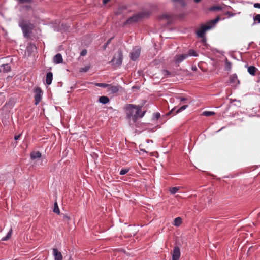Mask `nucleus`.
<instances>
[{"label": "nucleus", "instance_id": "nucleus-1", "mask_svg": "<svg viewBox=\"0 0 260 260\" xmlns=\"http://www.w3.org/2000/svg\"><path fill=\"white\" fill-rule=\"evenodd\" d=\"M142 106L140 105H135L133 104H127L125 106V110L126 117L131 121L133 123L136 122L138 118L143 117L146 111H142Z\"/></svg>", "mask_w": 260, "mask_h": 260}, {"label": "nucleus", "instance_id": "nucleus-2", "mask_svg": "<svg viewBox=\"0 0 260 260\" xmlns=\"http://www.w3.org/2000/svg\"><path fill=\"white\" fill-rule=\"evenodd\" d=\"M219 20L220 18L217 17L215 19L208 22L206 24L202 25L199 29L197 31V35L200 38H203L206 31L214 27Z\"/></svg>", "mask_w": 260, "mask_h": 260}, {"label": "nucleus", "instance_id": "nucleus-3", "mask_svg": "<svg viewBox=\"0 0 260 260\" xmlns=\"http://www.w3.org/2000/svg\"><path fill=\"white\" fill-rule=\"evenodd\" d=\"M18 25L21 27L24 36L28 38L33 28V25L23 19H20L19 21Z\"/></svg>", "mask_w": 260, "mask_h": 260}, {"label": "nucleus", "instance_id": "nucleus-4", "mask_svg": "<svg viewBox=\"0 0 260 260\" xmlns=\"http://www.w3.org/2000/svg\"><path fill=\"white\" fill-rule=\"evenodd\" d=\"M149 12H142L137 14L133 15L129 18L125 23L132 24L139 21L141 18L145 17L149 15Z\"/></svg>", "mask_w": 260, "mask_h": 260}, {"label": "nucleus", "instance_id": "nucleus-5", "mask_svg": "<svg viewBox=\"0 0 260 260\" xmlns=\"http://www.w3.org/2000/svg\"><path fill=\"white\" fill-rule=\"evenodd\" d=\"M111 62L114 66L118 67L120 66L122 62V54L121 51H119L118 53L114 56Z\"/></svg>", "mask_w": 260, "mask_h": 260}, {"label": "nucleus", "instance_id": "nucleus-6", "mask_svg": "<svg viewBox=\"0 0 260 260\" xmlns=\"http://www.w3.org/2000/svg\"><path fill=\"white\" fill-rule=\"evenodd\" d=\"M141 52L140 48L138 46H136L133 48L132 52L131 53V58L133 60H136L140 56Z\"/></svg>", "mask_w": 260, "mask_h": 260}, {"label": "nucleus", "instance_id": "nucleus-7", "mask_svg": "<svg viewBox=\"0 0 260 260\" xmlns=\"http://www.w3.org/2000/svg\"><path fill=\"white\" fill-rule=\"evenodd\" d=\"M35 105H38L42 99V91L39 87L36 88L35 90Z\"/></svg>", "mask_w": 260, "mask_h": 260}, {"label": "nucleus", "instance_id": "nucleus-8", "mask_svg": "<svg viewBox=\"0 0 260 260\" xmlns=\"http://www.w3.org/2000/svg\"><path fill=\"white\" fill-rule=\"evenodd\" d=\"M172 256V260H179L180 257V250L178 246L174 247Z\"/></svg>", "mask_w": 260, "mask_h": 260}, {"label": "nucleus", "instance_id": "nucleus-9", "mask_svg": "<svg viewBox=\"0 0 260 260\" xmlns=\"http://www.w3.org/2000/svg\"><path fill=\"white\" fill-rule=\"evenodd\" d=\"M187 107H188L187 105H183V106H181V107H180L179 108L177 109V110H176V107H174L167 114V115H169L171 114L175 115L177 113H179V112L182 111L183 110L186 109Z\"/></svg>", "mask_w": 260, "mask_h": 260}, {"label": "nucleus", "instance_id": "nucleus-10", "mask_svg": "<svg viewBox=\"0 0 260 260\" xmlns=\"http://www.w3.org/2000/svg\"><path fill=\"white\" fill-rule=\"evenodd\" d=\"M188 55L187 54L177 55L175 56V61L176 63H180L186 59Z\"/></svg>", "mask_w": 260, "mask_h": 260}, {"label": "nucleus", "instance_id": "nucleus-11", "mask_svg": "<svg viewBox=\"0 0 260 260\" xmlns=\"http://www.w3.org/2000/svg\"><path fill=\"white\" fill-rule=\"evenodd\" d=\"M53 255L54 257V260H62V255L60 251L57 249H53Z\"/></svg>", "mask_w": 260, "mask_h": 260}, {"label": "nucleus", "instance_id": "nucleus-12", "mask_svg": "<svg viewBox=\"0 0 260 260\" xmlns=\"http://www.w3.org/2000/svg\"><path fill=\"white\" fill-rule=\"evenodd\" d=\"M119 88L117 86H114L111 85H108L107 87V92L110 94H114L118 92Z\"/></svg>", "mask_w": 260, "mask_h": 260}, {"label": "nucleus", "instance_id": "nucleus-13", "mask_svg": "<svg viewBox=\"0 0 260 260\" xmlns=\"http://www.w3.org/2000/svg\"><path fill=\"white\" fill-rule=\"evenodd\" d=\"M62 57L60 53H57L53 58V62L56 64H59L62 62Z\"/></svg>", "mask_w": 260, "mask_h": 260}, {"label": "nucleus", "instance_id": "nucleus-14", "mask_svg": "<svg viewBox=\"0 0 260 260\" xmlns=\"http://www.w3.org/2000/svg\"><path fill=\"white\" fill-rule=\"evenodd\" d=\"M53 79V74L51 72L47 73L46 75V84L48 85H50L52 83Z\"/></svg>", "mask_w": 260, "mask_h": 260}, {"label": "nucleus", "instance_id": "nucleus-15", "mask_svg": "<svg viewBox=\"0 0 260 260\" xmlns=\"http://www.w3.org/2000/svg\"><path fill=\"white\" fill-rule=\"evenodd\" d=\"M41 157V154L40 152H33L31 153L30 157L31 159H36L40 158Z\"/></svg>", "mask_w": 260, "mask_h": 260}, {"label": "nucleus", "instance_id": "nucleus-16", "mask_svg": "<svg viewBox=\"0 0 260 260\" xmlns=\"http://www.w3.org/2000/svg\"><path fill=\"white\" fill-rule=\"evenodd\" d=\"M171 18V16L169 14H164L159 16V19L160 20H166L169 22Z\"/></svg>", "mask_w": 260, "mask_h": 260}, {"label": "nucleus", "instance_id": "nucleus-17", "mask_svg": "<svg viewBox=\"0 0 260 260\" xmlns=\"http://www.w3.org/2000/svg\"><path fill=\"white\" fill-rule=\"evenodd\" d=\"M99 102L103 104H106L109 102V99L107 96H102L99 98Z\"/></svg>", "mask_w": 260, "mask_h": 260}, {"label": "nucleus", "instance_id": "nucleus-18", "mask_svg": "<svg viewBox=\"0 0 260 260\" xmlns=\"http://www.w3.org/2000/svg\"><path fill=\"white\" fill-rule=\"evenodd\" d=\"M230 82L233 84H236L237 82L239 83L236 74H234L230 76Z\"/></svg>", "mask_w": 260, "mask_h": 260}, {"label": "nucleus", "instance_id": "nucleus-19", "mask_svg": "<svg viewBox=\"0 0 260 260\" xmlns=\"http://www.w3.org/2000/svg\"><path fill=\"white\" fill-rule=\"evenodd\" d=\"M257 69L252 66L248 67V72L251 75H254Z\"/></svg>", "mask_w": 260, "mask_h": 260}, {"label": "nucleus", "instance_id": "nucleus-20", "mask_svg": "<svg viewBox=\"0 0 260 260\" xmlns=\"http://www.w3.org/2000/svg\"><path fill=\"white\" fill-rule=\"evenodd\" d=\"M12 232H13L12 229L11 228L10 229V230L9 231L8 233H7V235L5 237H3L2 239V241H7L8 239H9L12 236Z\"/></svg>", "mask_w": 260, "mask_h": 260}, {"label": "nucleus", "instance_id": "nucleus-21", "mask_svg": "<svg viewBox=\"0 0 260 260\" xmlns=\"http://www.w3.org/2000/svg\"><path fill=\"white\" fill-rule=\"evenodd\" d=\"M1 68H3V71L5 73H8L11 70V67L9 64H3Z\"/></svg>", "mask_w": 260, "mask_h": 260}, {"label": "nucleus", "instance_id": "nucleus-22", "mask_svg": "<svg viewBox=\"0 0 260 260\" xmlns=\"http://www.w3.org/2000/svg\"><path fill=\"white\" fill-rule=\"evenodd\" d=\"M182 223V219L180 217H177L174 220V225L176 226H179Z\"/></svg>", "mask_w": 260, "mask_h": 260}, {"label": "nucleus", "instance_id": "nucleus-23", "mask_svg": "<svg viewBox=\"0 0 260 260\" xmlns=\"http://www.w3.org/2000/svg\"><path fill=\"white\" fill-rule=\"evenodd\" d=\"M232 68V63L228 60V59L225 60V70L228 71H231Z\"/></svg>", "mask_w": 260, "mask_h": 260}, {"label": "nucleus", "instance_id": "nucleus-24", "mask_svg": "<svg viewBox=\"0 0 260 260\" xmlns=\"http://www.w3.org/2000/svg\"><path fill=\"white\" fill-rule=\"evenodd\" d=\"M53 211L54 213H57V214H59L60 213V211H59L57 203L56 202H55L54 203Z\"/></svg>", "mask_w": 260, "mask_h": 260}, {"label": "nucleus", "instance_id": "nucleus-25", "mask_svg": "<svg viewBox=\"0 0 260 260\" xmlns=\"http://www.w3.org/2000/svg\"><path fill=\"white\" fill-rule=\"evenodd\" d=\"M187 54L188 55V56H198L197 53L194 50H192V49L189 50L188 51V53Z\"/></svg>", "mask_w": 260, "mask_h": 260}, {"label": "nucleus", "instance_id": "nucleus-26", "mask_svg": "<svg viewBox=\"0 0 260 260\" xmlns=\"http://www.w3.org/2000/svg\"><path fill=\"white\" fill-rule=\"evenodd\" d=\"M179 189V187H173L170 189V192L171 194H174L178 191V190Z\"/></svg>", "mask_w": 260, "mask_h": 260}, {"label": "nucleus", "instance_id": "nucleus-27", "mask_svg": "<svg viewBox=\"0 0 260 260\" xmlns=\"http://www.w3.org/2000/svg\"><path fill=\"white\" fill-rule=\"evenodd\" d=\"M214 114H215V113L214 112L206 111H204L203 113V115L205 116H210L214 115Z\"/></svg>", "mask_w": 260, "mask_h": 260}, {"label": "nucleus", "instance_id": "nucleus-28", "mask_svg": "<svg viewBox=\"0 0 260 260\" xmlns=\"http://www.w3.org/2000/svg\"><path fill=\"white\" fill-rule=\"evenodd\" d=\"M90 66L89 65L86 66L85 67L80 68V72H86L90 69Z\"/></svg>", "mask_w": 260, "mask_h": 260}, {"label": "nucleus", "instance_id": "nucleus-29", "mask_svg": "<svg viewBox=\"0 0 260 260\" xmlns=\"http://www.w3.org/2000/svg\"><path fill=\"white\" fill-rule=\"evenodd\" d=\"M95 85L96 86L104 87V88L108 87V84L103 83H95Z\"/></svg>", "mask_w": 260, "mask_h": 260}, {"label": "nucleus", "instance_id": "nucleus-30", "mask_svg": "<svg viewBox=\"0 0 260 260\" xmlns=\"http://www.w3.org/2000/svg\"><path fill=\"white\" fill-rule=\"evenodd\" d=\"M129 169L128 168L122 169L120 170L119 174L121 175H123L126 174L129 171Z\"/></svg>", "mask_w": 260, "mask_h": 260}, {"label": "nucleus", "instance_id": "nucleus-31", "mask_svg": "<svg viewBox=\"0 0 260 260\" xmlns=\"http://www.w3.org/2000/svg\"><path fill=\"white\" fill-rule=\"evenodd\" d=\"M254 21H257L258 23H260V14H256L253 18Z\"/></svg>", "mask_w": 260, "mask_h": 260}, {"label": "nucleus", "instance_id": "nucleus-32", "mask_svg": "<svg viewBox=\"0 0 260 260\" xmlns=\"http://www.w3.org/2000/svg\"><path fill=\"white\" fill-rule=\"evenodd\" d=\"M212 10H221L222 9V7L220 6H215L211 8Z\"/></svg>", "mask_w": 260, "mask_h": 260}, {"label": "nucleus", "instance_id": "nucleus-33", "mask_svg": "<svg viewBox=\"0 0 260 260\" xmlns=\"http://www.w3.org/2000/svg\"><path fill=\"white\" fill-rule=\"evenodd\" d=\"M112 39V38H110L109 39L107 42H106V43H105L103 46V48L104 49H105L107 46V45L110 43L111 40Z\"/></svg>", "mask_w": 260, "mask_h": 260}, {"label": "nucleus", "instance_id": "nucleus-34", "mask_svg": "<svg viewBox=\"0 0 260 260\" xmlns=\"http://www.w3.org/2000/svg\"><path fill=\"white\" fill-rule=\"evenodd\" d=\"M19 3H31V0H17Z\"/></svg>", "mask_w": 260, "mask_h": 260}, {"label": "nucleus", "instance_id": "nucleus-35", "mask_svg": "<svg viewBox=\"0 0 260 260\" xmlns=\"http://www.w3.org/2000/svg\"><path fill=\"white\" fill-rule=\"evenodd\" d=\"M160 116V115L159 113H155L154 114V117L156 119H158Z\"/></svg>", "mask_w": 260, "mask_h": 260}, {"label": "nucleus", "instance_id": "nucleus-36", "mask_svg": "<svg viewBox=\"0 0 260 260\" xmlns=\"http://www.w3.org/2000/svg\"><path fill=\"white\" fill-rule=\"evenodd\" d=\"M87 54V50L86 49H83L80 53V55L81 56H85Z\"/></svg>", "mask_w": 260, "mask_h": 260}, {"label": "nucleus", "instance_id": "nucleus-37", "mask_svg": "<svg viewBox=\"0 0 260 260\" xmlns=\"http://www.w3.org/2000/svg\"><path fill=\"white\" fill-rule=\"evenodd\" d=\"M226 14L228 15H229V17H233L234 16H235V13H230L229 12H227L226 13Z\"/></svg>", "mask_w": 260, "mask_h": 260}, {"label": "nucleus", "instance_id": "nucleus-38", "mask_svg": "<svg viewBox=\"0 0 260 260\" xmlns=\"http://www.w3.org/2000/svg\"><path fill=\"white\" fill-rule=\"evenodd\" d=\"M177 99L179 100L180 101H184L187 100V99L184 97H179L177 98Z\"/></svg>", "mask_w": 260, "mask_h": 260}, {"label": "nucleus", "instance_id": "nucleus-39", "mask_svg": "<svg viewBox=\"0 0 260 260\" xmlns=\"http://www.w3.org/2000/svg\"><path fill=\"white\" fill-rule=\"evenodd\" d=\"M254 7L256 8H260V3H255L254 4Z\"/></svg>", "mask_w": 260, "mask_h": 260}, {"label": "nucleus", "instance_id": "nucleus-40", "mask_svg": "<svg viewBox=\"0 0 260 260\" xmlns=\"http://www.w3.org/2000/svg\"><path fill=\"white\" fill-rule=\"evenodd\" d=\"M20 136H21V135H16V136H15V137H14V139H15V140H17L19 139V138H20Z\"/></svg>", "mask_w": 260, "mask_h": 260}, {"label": "nucleus", "instance_id": "nucleus-41", "mask_svg": "<svg viewBox=\"0 0 260 260\" xmlns=\"http://www.w3.org/2000/svg\"><path fill=\"white\" fill-rule=\"evenodd\" d=\"M163 72L165 75H168L169 74V72L167 70H164Z\"/></svg>", "mask_w": 260, "mask_h": 260}, {"label": "nucleus", "instance_id": "nucleus-42", "mask_svg": "<svg viewBox=\"0 0 260 260\" xmlns=\"http://www.w3.org/2000/svg\"><path fill=\"white\" fill-rule=\"evenodd\" d=\"M109 1H110V0H103V4H107V3H108Z\"/></svg>", "mask_w": 260, "mask_h": 260}, {"label": "nucleus", "instance_id": "nucleus-43", "mask_svg": "<svg viewBox=\"0 0 260 260\" xmlns=\"http://www.w3.org/2000/svg\"><path fill=\"white\" fill-rule=\"evenodd\" d=\"M201 1V0H194V2L196 3L200 2Z\"/></svg>", "mask_w": 260, "mask_h": 260}, {"label": "nucleus", "instance_id": "nucleus-44", "mask_svg": "<svg viewBox=\"0 0 260 260\" xmlns=\"http://www.w3.org/2000/svg\"><path fill=\"white\" fill-rule=\"evenodd\" d=\"M30 47H32V48H33V47H34V48H36L35 46H34V45H31V44H30Z\"/></svg>", "mask_w": 260, "mask_h": 260}, {"label": "nucleus", "instance_id": "nucleus-45", "mask_svg": "<svg viewBox=\"0 0 260 260\" xmlns=\"http://www.w3.org/2000/svg\"><path fill=\"white\" fill-rule=\"evenodd\" d=\"M65 218H67V219H69V218L68 216H66V217H65Z\"/></svg>", "mask_w": 260, "mask_h": 260}, {"label": "nucleus", "instance_id": "nucleus-46", "mask_svg": "<svg viewBox=\"0 0 260 260\" xmlns=\"http://www.w3.org/2000/svg\"><path fill=\"white\" fill-rule=\"evenodd\" d=\"M14 260H17V259H14Z\"/></svg>", "mask_w": 260, "mask_h": 260}]
</instances>
